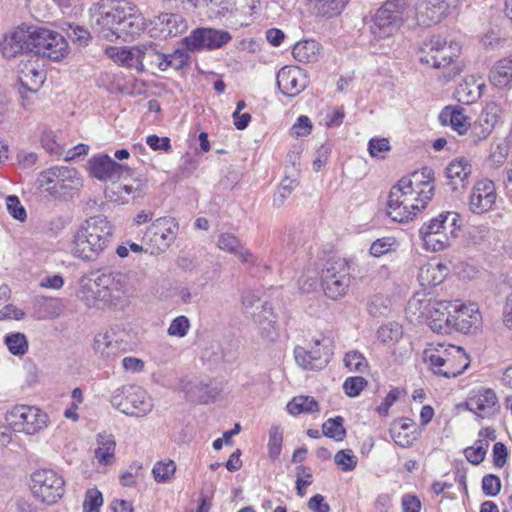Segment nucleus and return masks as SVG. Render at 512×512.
I'll list each match as a JSON object with an SVG mask.
<instances>
[{
    "mask_svg": "<svg viewBox=\"0 0 512 512\" xmlns=\"http://www.w3.org/2000/svg\"><path fill=\"white\" fill-rule=\"evenodd\" d=\"M92 29L106 40H127L140 34L145 20L128 0H101L90 9Z\"/></svg>",
    "mask_w": 512,
    "mask_h": 512,
    "instance_id": "obj_1",
    "label": "nucleus"
},
{
    "mask_svg": "<svg viewBox=\"0 0 512 512\" xmlns=\"http://www.w3.org/2000/svg\"><path fill=\"white\" fill-rule=\"evenodd\" d=\"M114 227L106 217L87 219L73 238L74 255L84 260H95L111 242Z\"/></svg>",
    "mask_w": 512,
    "mask_h": 512,
    "instance_id": "obj_2",
    "label": "nucleus"
},
{
    "mask_svg": "<svg viewBox=\"0 0 512 512\" xmlns=\"http://www.w3.org/2000/svg\"><path fill=\"white\" fill-rule=\"evenodd\" d=\"M423 359L435 375L446 378L459 376L470 365L462 347L445 343L430 344L423 352Z\"/></svg>",
    "mask_w": 512,
    "mask_h": 512,
    "instance_id": "obj_3",
    "label": "nucleus"
},
{
    "mask_svg": "<svg viewBox=\"0 0 512 512\" xmlns=\"http://www.w3.org/2000/svg\"><path fill=\"white\" fill-rule=\"evenodd\" d=\"M461 227V215L455 211H445L423 223L419 229V235L426 249L434 252L442 251L459 236Z\"/></svg>",
    "mask_w": 512,
    "mask_h": 512,
    "instance_id": "obj_4",
    "label": "nucleus"
},
{
    "mask_svg": "<svg viewBox=\"0 0 512 512\" xmlns=\"http://www.w3.org/2000/svg\"><path fill=\"white\" fill-rule=\"evenodd\" d=\"M40 187L46 190L54 198L67 200L73 196V191L82 186V178L76 169L68 166H55L40 173L38 177Z\"/></svg>",
    "mask_w": 512,
    "mask_h": 512,
    "instance_id": "obj_5",
    "label": "nucleus"
},
{
    "mask_svg": "<svg viewBox=\"0 0 512 512\" xmlns=\"http://www.w3.org/2000/svg\"><path fill=\"white\" fill-rule=\"evenodd\" d=\"M407 311L419 317L426 316L430 319V328L441 334L452 333V310L451 301H434L420 300L413 298L409 300Z\"/></svg>",
    "mask_w": 512,
    "mask_h": 512,
    "instance_id": "obj_6",
    "label": "nucleus"
},
{
    "mask_svg": "<svg viewBox=\"0 0 512 512\" xmlns=\"http://www.w3.org/2000/svg\"><path fill=\"white\" fill-rule=\"evenodd\" d=\"M114 408L134 417H144L153 408L152 399L140 386L127 385L117 388L110 399Z\"/></svg>",
    "mask_w": 512,
    "mask_h": 512,
    "instance_id": "obj_7",
    "label": "nucleus"
},
{
    "mask_svg": "<svg viewBox=\"0 0 512 512\" xmlns=\"http://www.w3.org/2000/svg\"><path fill=\"white\" fill-rule=\"evenodd\" d=\"M96 285L102 291L103 306L122 308L133 289L127 275L120 272H102L96 276Z\"/></svg>",
    "mask_w": 512,
    "mask_h": 512,
    "instance_id": "obj_8",
    "label": "nucleus"
},
{
    "mask_svg": "<svg viewBox=\"0 0 512 512\" xmlns=\"http://www.w3.org/2000/svg\"><path fill=\"white\" fill-rule=\"evenodd\" d=\"M321 284L327 297L333 300L342 298L350 285L348 261L343 258L327 260L322 270Z\"/></svg>",
    "mask_w": 512,
    "mask_h": 512,
    "instance_id": "obj_9",
    "label": "nucleus"
},
{
    "mask_svg": "<svg viewBox=\"0 0 512 512\" xmlns=\"http://www.w3.org/2000/svg\"><path fill=\"white\" fill-rule=\"evenodd\" d=\"M396 184L419 202L420 208H426L435 193L434 172L427 166L403 176Z\"/></svg>",
    "mask_w": 512,
    "mask_h": 512,
    "instance_id": "obj_10",
    "label": "nucleus"
},
{
    "mask_svg": "<svg viewBox=\"0 0 512 512\" xmlns=\"http://www.w3.org/2000/svg\"><path fill=\"white\" fill-rule=\"evenodd\" d=\"M178 230L179 223L175 218L159 217L147 227L142 240L149 246L151 255H159L175 241Z\"/></svg>",
    "mask_w": 512,
    "mask_h": 512,
    "instance_id": "obj_11",
    "label": "nucleus"
},
{
    "mask_svg": "<svg viewBox=\"0 0 512 512\" xmlns=\"http://www.w3.org/2000/svg\"><path fill=\"white\" fill-rule=\"evenodd\" d=\"M48 415L35 406L16 405L6 415V420L15 432L34 435L48 424Z\"/></svg>",
    "mask_w": 512,
    "mask_h": 512,
    "instance_id": "obj_12",
    "label": "nucleus"
},
{
    "mask_svg": "<svg viewBox=\"0 0 512 512\" xmlns=\"http://www.w3.org/2000/svg\"><path fill=\"white\" fill-rule=\"evenodd\" d=\"M32 52L35 57H45L58 61L68 54V43L59 33L45 28L33 27Z\"/></svg>",
    "mask_w": 512,
    "mask_h": 512,
    "instance_id": "obj_13",
    "label": "nucleus"
},
{
    "mask_svg": "<svg viewBox=\"0 0 512 512\" xmlns=\"http://www.w3.org/2000/svg\"><path fill=\"white\" fill-rule=\"evenodd\" d=\"M31 490L41 502L52 505L64 494V479L51 469L35 471L31 476Z\"/></svg>",
    "mask_w": 512,
    "mask_h": 512,
    "instance_id": "obj_14",
    "label": "nucleus"
},
{
    "mask_svg": "<svg viewBox=\"0 0 512 512\" xmlns=\"http://www.w3.org/2000/svg\"><path fill=\"white\" fill-rule=\"evenodd\" d=\"M405 6V0H388L377 10L370 27L375 38L384 39L396 32Z\"/></svg>",
    "mask_w": 512,
    "mask_h": 512,
    "instance_id": "obj_15",
    "label": "nucleus"
},
{
    "mask_svg": "<svg viewBox=\"0 0 512 512\" xmlns=\"http://www.w3.org/2000/svg\"><path fill=\"white\" fill-rule=\"evenodd\" d=\"M217 247L229 254L238 257L242 264L253 276H263L270 271V267L255 256L249 249L245 248L240 239L232 233H222L217 240Z\"/></svg>",
    "mask_w": 512,
    "mask_h": 512,
    "instance_id": "obj_16",
    "label": "nucleus"
},
{
    "mask_svg": "<svg viewBox=\"0 0 512 512\" xmlns=\"http://www.w3.org/2000/svg\"><path fill=\"white\" fill-rule=\"evenodd\" d=\"M460 50L461 46L457 42L447 45L445 38L433 36L421 48L420 61L433 68L446 67L458 57Z\"/></svg>",
    "mask_w": 512,
    "mask_h": 512,
    "instance_id": "obj_17",
    "label": "nucleus"
},
{
    "mask_svg": "<svg viewBox=\"0 0 512 512\" xmlns=\"http://www.w3.org/2000/svg\"><path fill=\"white\" fill-rule=\"evenodd\" d=\"M412 196H408L397 184L390 189L387 201V215L396 222H408L418 215L425 208L419 207Z\"/></svg>",
    "mask_w": 512,
    "mask_h": 512,
    "instance_id": "obj_18",
    "label": "nucleus"
},
{
    "mask_svg": "<svg viewBox=\"0 0 512 512\" xmlns=\"http://www.w3.org/2000/svg\"><path fill=\"white\" fill-rule=\"evenodd\" d=\"M329 344V339L322 338L321 340H315L310 349L297 346L294 349L297 364L306 370L324 368L329 363L332 355Z\"/></svg>",
    "mask_w": 512,
    "mask_h": 512,
    "instance_id": "obj_19",
    "label": "nucleus"
},
{
    "mask_svg": "<svg viewBox=\"0 0 512 512\" xmlns=\"http://www.w3.org/2000/svg\"><path fill=\"white\" fill-rule=\"evenodd\" d=\"M231 39L229 32L224 30L197 28L183 39V44L190 51H199L204 48L213 50L226 45Z\"/></svg>",
    "mask_w": 512,
    "mask_h": 512,
    "instance_id": "obj_20",
    "label": "nucleus"
},
{
    "mask_svg": "<svg viewBox=\"0 0 512 512\" xmlns=\"http://www.w3.org/2000/svg\"><path fill=\"white\" fill-rule=\"evenodd\" d=\"M46 79V71L40 59L30 56L21 60L18 65V80L21 86L29 92H37Z\"/></svg>",
    "mask_w": 512,
    "mask_h": 512,
    "instance_id": "obj_21",
    "label": "nucleus"
},
{
    "mask_svg": "<svg viewBox=\"0 0 512 512\" xmlns=\"http://www.w3.org/2000/svg\"><path fill=\"white\" fill-rule=\"evenodd\" d=\"M33 27L19 26L6 34L0 43V51L5 58H13L23 52H32Z\"/></svg>",
    "mask_w": 512,
    "mask_h": 512,
    "instance_id": "obj_22",
    "label": "nucleus"
},
{
    "mask_svg": "<svg viewBox=\"0 0 512 512\" xmlns=\"http://www.w3.org/2000/svg\"><path fill=\"white\" fill-rule=\"evenodd\" d=\"M448 9L449 4L446 0H416L414 16L418 25L431 27L442 21Z\"/></svg>",
    "mask_w": 512,
    "mask_h": 512,
    "instance_id": "obj_23",
    "label": "nucleus"
},
{
    "mask_svg": "<svg viewBox=\"0 0 512 512\" xmlns=\"http://www.w3.org/2000/svg\"><path fill=\"white\" fill-rule=\"evenodd\" d=\"M496 197V188L491 180L484 179L478 181L469 196V210L473 214H484L492 209Z\"/></svg>",
    "mask_w": 512,
    "mask_h": 512,
    "instance_id": "obj_24",
    "label": "nucleus"
},
{
    "mask_svg": "<svg viewBox=\"0 0 512 512\" xmlns=\"http://www.w3.org/2000/svg\"><path fill=\"white\" fill-rule=\"evenodd\" d=\"M306 74L296 66H285L277 73V86L282 94L295 97L307 86Z\"/></svg>",
    "mask_w": 512,
    "mask_h": 512,
    "instance_id": "obj_25",
    "label": "nucleus"
},
{
    "mask_svg": "<svg viewBox=\"0 0 512 512\" xmlns=\"http://www.w3.org/2000/svg\"><path fill=\"white\" fill-rule=\"evenodd\" d=\"M451 310L453 331L468 333L479 322L478 306L474 303L463 305L457 300L451 302Z\"/></svg>",
    "mask_w": 512,
    "mask_h": 512,
    "instance_id": "obj_26",
    "label": "nucleus"
},
{
    "mask_svg": "<svg viewBox=\"0 0 512 512\" xmlns=\"http://www.w3.org/2000/svg\"><path fill=\"white\" fill-rule=\"evenodd\" d=\"M498 398L494 390L481 388L466 401L467 409L481 418L488 417L496 411Z\"/></svg>",
    "mask_w": 512,
    "mask_h": 512,
    "instance_id": "obj_27",
    "label": "nucleus"
},
{
    "mask_svg": "<svg viewBox=\"0 0 512 512\" xmlns=\"http://www.w3.org/2000/svg\"><path fill=\"white\" fill-rule=\"evenodd\" d=\"M123 341L114 331L99 333L94 338V351L105 361L114 360L123 350Z\"/></svg>",
    "mask_w": 512,
    "mask_h": 512,
    "instance_id": "obj_28",
    "label": "nucleus"
},
{
    "mask_svg": "<svg viewBox=\"0 0 512 512\" xmlns=\"http://www.w3.org/2000/svg\"><path fill=\"white\" fill-rule=\"evenodd\" d=\"M91 176L100 181H116L131 175V169L119 162H89Z\"/></svg>",
    "mask_w": 512,
    "mask_h": 512,
    "instance_id": "obj_29",
    "label": "nucleus"
},
{
    "mask_svg": "<svg viewBox=\"0 0 512 512\" xmlns=\"http://www.w3.org/2000/svg\"><path fill=\"white\" fill-rule=\"evenodd\" d=\"M447 185L453 191L464 190L470 184L472 176L471 162H449L445 168Z\"/></svg>",
    "mask_w": 512,
    "mask_h": 512,
    "instance_id": "obj_30",
    "label": "nucleus"
},
{
    "mask_svg": "<svg viewBox=\"0 0 512 512\" xmlns=\"http://www.w3.org/2000/svg\"><path fill=\"white\" fill-rule=\"evenodd\" d=\"M254 322L258 325L263 338L274 341L278 337L276 327V315L270 303L265 302L261 310L253 315Z\"/></svg>",
    "mask_w": 512,
    "mask_h": 512,
    "instance_id": "obj_31",
    "label": "nucleus"
},
{
    "mask_svg": "<svg viewBox=\"0 0 512 512\" xmlns=\"http://www.w3.org/2000/svg\"><path fill=\"white\" fill-rule=\"evenodd\" d=\"M300 164L301 162H290V164L286 166V175L273 196V205L275 207H281L298 185L296 172H298Z\"/></svg>",
    "mask_w": 512,
    "mask_h": 512,
    "instance_id": "obj_32",
    "label": "nucleus"
},
{
    "mask_svg": "<svg viewBox=\"0 0 512 512\" xmlns=\"http://www.w3.org/2000/svg\"><path fill=\"white\" fill-rule=\"evenodd\" d=\"M144 48H146V43L134 46L130 49L115 47L107 49V54L114 62L121 65L132 66L133 61L142 65L145 60L146 52Z\"/></svg>",
    "mask_w": 512,
    "mask_h": 512,
    "instance_id": "obj_33",
    "label": "nucleus"
},
{
    "mask_svg": "<svg viewBox=\"0 0 512 512\" xmlns=\"http://www.w3.org/2000/svg\"><path fill=\"white\" fill-rule=\"evenodd\" d=\"M500 118L499 108L496 104H488L482 111L480 123L474 124L472 133L478 138L485 139L489 136Z\"/></svg>",
    "mask_w": 512,
    "mask_h": 512,
    "instance_id": "obj_34",
    "label": "nucleus"
},
{
    "mask_svg": "<svg viewBox=\"0 0 512 512\" xmlns=\"http://www.w3.org/2000/svg\"><path fill=\"white\" fill-rule=\"evenodd\" d=\"M439 120L443 125H450L459 135H463L470 127L468 118L464 115V109L461 107H446L439 115Z\"/></svg>",
    "mask_w": 512,
    "mask_h": 512,
    "instance_id": "obj_35",
    "label": "nucleus"
},
{
    "mask_svg": "<svg viewBox=\"0 0 512 512\" xmlns=\"http://www.w3.org/2000/svg\"><path fill=\"white\" fill-rule=\"evenodd\" d=\"M97 445L94 455L101 465H111L115 461L116 441L112 434L100 433L97 435Z\"/></svg>",
    "mask_w": 512,
    "mask_h": 512,
    "instance_id": "obj_36",
    "label": "nucleus"
},
{
    "mask_svg": "<svg viewBox=\"0 0 512 512\" xmlns=\"http://www.w3.org/2000/svg\"><path fill=\"white\" fill-rule=\"evenodd\" d=\"M490 82L498 87L504 88L512 82V55L498 60L490 70Z\"/></svg>",
    "mask_w": 512,
    "mask_h": 512,
    "instance_id": "obj_37",
    "label": "nucleus"
},
{
    "mask_svg": "<svg viewBox=\"0 0 512 512\" xmlns=\"http://www.w3.org/2000/svg\"><path fill=\"white\" fill-rule=\"evenodd\" d=\"M413 426L414 422L410 418L395 420L390 428V434L395 444L403 448L410 447L415 439L409 433V430L412 429Z\"/></svg>",
    "mask_w": 512,
    "mask_h": 512,
    "instance_id": "obj_38",
    "label": "nucleus"
},
{
    "mask_svg": "<svg viewBox=\"0 0 512 512\" xmlns=\"http://www.w3.org/2000/svg\"><path fill=\"white\" fill-rule=\"evenodd\" d=\"M292 54L299 62H316L320 55V45L312 39L300 41L294 45Z\"/></svg>",
    "mask_w": 512,
    "mask_h": 512,
    "instance_id": "obj_39",
    "label": "nucleus"
},
{
    "mask_svg": "<svg viewBox=\"0 0 512 512\" xmlns=\"http://www.w3.org/2000/svg\"><path fill=\"white\" fill-rule=\"evenodd\" d=\"M101 295L102 291L100 287L96 285V278L92 282L83 284L77 293V296L85 302L87 306L104 308L105 306H103Z\"/></svg>",
    "mask_w": 512,
    "mask_h": 512,
    "instance_id": "obj_40",
    "label": "nucleus"
},
{
    "mask_svg": "<svg viewBox=\"0 0 512 512\" xmlns=\"http://www.w3.org/2000/svg\"><path fill=\"white\" fill-rule=\"evenodd\" d=\"M287 411L293 416L301 413H314L319 411V404L311 396H296L287 404Z\"/></svg>",
    "mask_w": 512,
    "mask_h": 512,
    "instance_id": "obj_41",
    "label": "nucleus"
},
{
    "mask_svg": "<svg viewBox=\"0 0 512 512\" xmlns=\"http://www.w3.org/2000/svg\"><path fill=\"white\" fill-rule=\"evenodd\" d=\"M159 20L163 25L161 31L167 36H176L187 28L184 18L179 14L163 13L159 16Z\"/></svg>",
    "mask_w": 512,
    "mask_h": 512,
    "instance_id": "obj_42",
    "label": "nucleus"
},
{
    "mask_svg": "<svg viewBox=\"0 0 512 512\" xmlns=\"http://www.w3.org/2000/svg\"><path fill=\"white\" fill-rule=\"evenodd\" d=\"M343 423L344 419L341 416L329 418L322 425L323 435L335 441H342L346 436Z\"/></svg>",
    "mask_w": 512,
    "mask_h": 512,
    "instance_id": "obj_43",
    "label": "nucleus"
},
{
    "mask_svg": "<svg viewBox=\"0 0 512 512\" xmlns=\"http://www.w3.org/2000/svg\"><path fill=\"white\" fill-rule=\"evenodd\" d=\"M10 296V289L7 285H0V319L6 317H13L16 320L23 318L24 313L21 310L15 309L11 304H8Z\"/></svg>",
    "mask_w": 512,
    "mask_h": 512,
    "instance_id": "obj_44",
    "label": "nucleus"
},
{
    "mask_svg": "<svg viewBox=\"0 0 512 512\" xmlns=\"http://www.w3.org/2000/svg\"><path fill=\"white\" fill-rule=\"evenodd\" d=\"M145 60H150L151 64H155L161 71L171 68L169 54L160 53L157 45L153 42L146 43Z\"/></svg>",
    "mask_w": 512,
    "mask_h": 512,
    "instance_id": "obj_45",
    "label": "nucleus"
},
{
    "mask_svg": "<svg viewBox=\"0 0 512 512\" xmlns=\"http://www.w3.org/2000/svg\"><path fill=\"white\" fill-rule=\"evenodd\" d=\"M377 336L385 344L396 343L403 336V328L399 323L391 322L381 326L377 331Z\"/></svg>",
    "mask_w": 512,
    "mask_h": 512,
    "instance_id": "obj_46",
    "label": "nucleus"
},
{
    "mask_svg": "<svg viewBox=\"0 0 512 512\" xmlns=\"http://www.w3.org/2000/svg\"><path fill=\"white\" fill-rule=\"evenodd\" d=\"M176 465L174 461L168 460L166 462L159 461L155 463L152 474L156 482L167 483L174 477Z\"/></svg>",
    "mask_w": 512,
    "mask_h": 512,
    "instance_id": "obj_47",
    "label": "nucleus"
},
{
    "mask_svg": "<svg viewBox=\"0 0 512 512\" xmlns=\"http://www.w3.org/2000/svg\"><path fill=\"white\" fill-rule=\"evenodd\" d=\"M349 0H314L317 12L326 17L338 15Z\"/></svg>",
    "mask_w": 512,
    "mask_h": 512,
    "instance_id": "obj_48",
    "label": "nucleus"
},
{
    "mask_svg": "<svg viewBox=\"0 0 512 512\" xmlns=\"http://www.w3.org/2000/svg\"><path fill=\"white\" fill-rule=\"evenodd\" d=\"M5 344L13 355H24L28 350V341L23 333H12L5 336Z\"/></svg>",
    "mask_w": 512,
    "mask_h": 512,
    "instance_id": "obj_49",
    "label": "nucleus"
},
{
    "mask_svg": "<svg viewBox=\"0 0 512 512\" xmlns=\"http://www.w3.org/2000/svg\"><path fill=\"white\" fill-rule=\"evenodd\" d=\"M283 433L279 426H272L269 430L268 452L272 460H276L282 449Z\"/></svg>",
    "mask_w": 512,
    "mask_h": 512,
    "instance_id": "obj_50",
    "label": "nucleus"
},
{
    "mask_svg": "<svg viewBox=\"0 0 512 512\" xmlns=\"http://www.w3.org/2000/svg\"><path fill=\"white\" fill-rule=\"evenodd\" d=\"M397 246V241L394 237H382L376 239L370 246V254L374 257H381L393 250Z\"/></svg>",
    "mask_w": 512,
    "mask_h": 512,
    "instance_id": "obj_51",
    "label": "nucleus"
},
{
    "mask_svg": "<svg viewBox=\"0 0 512 512\" xmlns=\"http://www.w3.org/2000/svg\"><path fill=\"white\" fill-rule=\"evenodd\" d=\"M482 86L484 85L476 84L475 82H473L472 84H469L468 82L461 84L457 90L460 100L465 103L475 102L481 96Z\"/></svg>",
    "mask_w": 512,
    "mask_h": 512,
    "instance_id": "obj_52",
    "label": "nucleus"
},
{
    "mask_svg": "<svg viewBox=\"0 0 512 512\" xmlns=\"http://www.w3.org/2000/svg\"><path fill=\"white\" fill-rule=\"evenodd\" d=\"M334 461L344 472L354 470L358 462L357 457L350 449L338 451L334 456Z\"/></svg>",
    "mask_w": 512,
    "mask_h": 512,
    "instance_id": "obj_53",
    "label": "nucleus"
},
{
    "mask_svg": "<svg viewBox=\"0 0 512 512\" xmlns=\"http://www.w3.org/2000/svg\"><path fill=\"white\" fill-rule=\"evenodd\" d=\"M344 364L351 372L363 373L368 367L365 357L357 351H350L346 353L344 357Z\"/></svg>",
    "mask_w": 512,
    "mask_h": 512,
    "instance_id": "obj_54",
    "label": "nucleus"
},
{
    "mask_svg": "<svg viewBox=\"0 0 512 512\" xmlns=\"http://www.w3.org/2000/svg\"><path fill=\"white\" fill-rule=\"evenodd\" d=\"M440 267L428 264L420 268L418 280L422 286H437L442 282V278L436 276V271Z\"/></svg>",
    "mask_w": 512,
    "mask_h": 512,
    "instance_id": "obj_55",
    "label": "nucleus"
},
{
    "mask_svg": "<svg viewBox=\"0 0 512 512\" xmlns=\"http://www.w3.org/2000/svg\"><path fill=\"white\" fill-rule=\"evenodd\" d=\"M103 504L102 493L97 489H88L83 502V512H99Z\"/></svg>",
    "mask_w": 512,
    "mask_h": 512,
    "instance_id": "obj_56",
    "label": "nucleus"
},
{
    "mask_svg": "<svg viewBox=\"0 0 512 512\" xmlns=\"http://www.w3.org/2000/svg\"><path fill=\"white\" fill-rule=\"evenodd\" d=\"M296 491L300 497L306 494V488L312 484L310 468L300 465L297 468Z\"/></svg>",
    "mask_w": 512,
    "mask_h": 512,
    "instance_id": "obj_57",
    "label": "nucleus"
},
{
    "mask_svg": "<svg viewBox=\"0 0 512 512\" xmlns=\"http://www.w3.org/2000/svg\"><path fill=\"white\" fill-rule=\"evenodd\" d=\"M67 36L80 47L87 46L91 39L90 32L86 28L78 25H69Z\"/></svg>",
    "mask_w": 512,
    "mask_h": 512,
    "instance_id": "obj_58",
    "label": "nucleus"
},
{
    "mask_svg": "<svg viewBox=\"0 0 512 512\" xmlns=\"http://www.w3.org/2000/svg\"><path fill=\"white\" fill-rule=\"evenodd\" d=\"M189 328V319L181 315L172 320L167 332L170 336L182 338L187 335Z\"/></svg>",
    "mask_w": 512,
    "mask_h": 512,
    "instance_id": "obj_59",
    "label": "nucleus"
},
{
    "mask_svg": "<svg viewBox=\"0 0 512 512\" xmlns=\"http://www.w3.org/2000/svg\"><path fill=\"white\" fill-rule=\"evenodd\" d=\"M501 490V480L497 475L487 474L482 478V491L486 496L495 497Z\"/></svg>",
    "mask_w": 512,
    "mask_h": 512,
    "instance_id": "obj_60",
    "label": "nucleus"
},
{
    "mask_svg": "<svg viewBox=\"0 0 512 512\" xmlns=\"http://www.w3.org/2000/svg\"><path fill=\"white\" fill-rule=\"evenodd\" d=\"M366 384L367 381L363 377H348L343 383V389L349 397H356L361 393Z\"/></svg>",
    "mask_w": 512,
    "mask_h": 512,
    "instance_id": "obj_61",
    "label": "nucleus"
},
{
    "mask_svg": "<svg viewBox=\"0 0 512 512\" xmlns=\"http://www.w3.org/2000/svg\"><path fill=\"white\" fill-rule=\"evenodd\" d=\"M7 210L10 215L19 221H24L27 217L26 210L20 203V200L15 195H9L6 198Z\"/></svg>",
    "mask_w": 512,
    "mask_h": 512,
    "instance_id": "obj_62",
    "label": "nucleus"
},
{
    "mask_svg": "<svg viewBox=\"0 0 512 512\" xmlns=\"http://www.w3.org/2000/svg\"><path fill=\"white\" fill-rule=\"evenodd\" d=\"M312 123L310 119L302 115L297 119V122L291 127V134L295 137H304L311 133Z\"/></svg>",
    "mask_w": 512,
    "mask_h": 512,
    "instance_id": "obj_63",
    "label": "nucleus"
},
{
    "mask_svg": "<svg viewBox=\"0 0 512 512\" xmlns=\"http://www.w3.org/2000/svg\"><path fill=\"white\" fill-rule=\"evenodd\" d=\"M508 449L502 442H496L493 446L492 457L493 464L496 468H502L508 459Z\"/></svg>",
    "mask_w": 512,
    "mask_h": 512,
    "instance_id": "obj_64",
    "label": "nucleus"
}]
</instances>
